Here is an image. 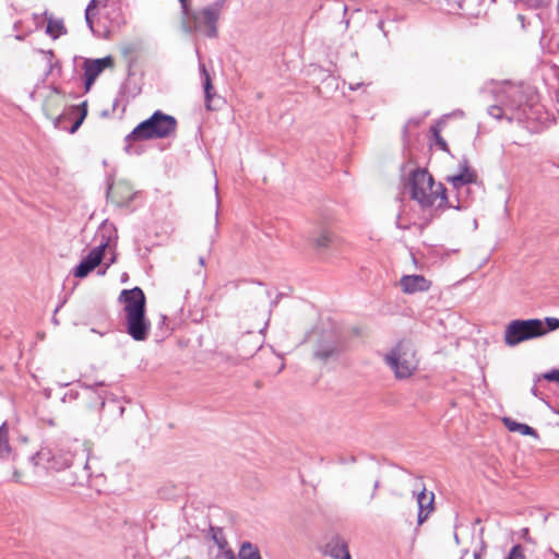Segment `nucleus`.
<instances>
[{"label":"nucleus","instance_id":"nucleus-1","mask_svg":"<svg viewBox=\"0 0 559 559\" xmlns=\"http://www.w3.org/2000/svg\"><path fill=\"white\" fill-rule=\"evenodd\" d=\"M408 185L411 198L417 201L423 209L436 204L438 207L447 206V189L441 182L436 183L433 177L426 169L414 170L411 174Z\"/></svg>","mask_w":559,"mask_h":559},{"label":"nucleus","instance_id":"nucleus-2","mask_svg":"<svg viewBox=\"0 0 559 559\" xmlns=\"http://www.w3.org/2000/svg\"><path fill=\"white\" fill-rule=\"evenodd\" d=\"M176 129L177 120L174 116L156 110L126 136V148L129 151L131 142L168 138L176 132Z\"/></svg>","mask_w":559,"mask_h":559},{"label":"nucleus","instance_id":"nucleus-3","mask_svg":"<svg viewBox=\"0 0 559 559\" xmlns=\"http://www.w3.org/2000/svg\"><path fill=\"white\" fill-rule=\"evenodd\" d=\"M225 4L226 0H216L200 10L190 11L189 15L183 17L190 21V25L183 24V28L189 33H202L210 38L217 37V22Z\"/></svg>","mask_w":559,"mask_h":559},{"label":"nucleus","instance_id":"nucleus-4","mask_svg":"<svg viewBox=\"0 0 559 559\" xmlns=\"http://www.w3.org/2000/svg\"><path fill=\"white\" fill-rule=\"evenodd\" d=\"M384 362L396 379L409 378L418 367L416 350L408 341H400L385 356Z\"/></svg>","mask_w":559,"mask_h":559},{"label":"nucleus","instance_id":"nucleus-5","mask_svg":"<svg viewBox=\"0 0 559 559\" xmlns=\"http://www.w3.org/2000/svg\"><path fill=\"white\" fill-rule=\"evenodd\" d=\"M545 336L542 319H515L504 328L503 340L509 347Z\"/></svg>","mask_w":559,"mask_h":559},{"label":"nucleus","instance_id":"nucleus-6","mask_svg":"<svg viewBox=\"0 0 559 559\" xmlns=\"http://www.w3.org/2000/svg\"><path fill=\"white\" fill-rule=\"evenodd\" d=\"M74 454L62 447L41 448L31 456V462L35 466H41L47 471H62L71 466Z\"/></svg>","mask_w":559,"mask_h":559},{"label":"nucleus","instance_id":"nucleus-7","mask_svg":"<svg viewBox=\"0 0 559 559\" xmlns=\"http://www.w3.org/2000/svg\"><path fill=\"white\" fill-rule=\"evenodd\" d=\"M345 348L346 343L344 337L336 330H326L320 334L313 349V357L326 362L332 359H337Z\"/></svg>","mask_w":559,"mask_h":559},{"label":"nucleus","instance_id":"nucleus-8","mask_svg":"<svg viewBox=\"0 0 559 559\" xmlns=\"http://www.w3.org/2000/svg\"><path fill=\"white\" fill-rule=\"evenodd\" d=\"M524 102V96L520 88L518 87H509L504 91V98L501 102V106L495 105L489 107L488 114L496 119H501L502 117L512 119H521V107Z\"/></svg>","mask_w":559,"mask_h":559},{"label":"nucleus","instance_id":"nucleus-9","mask_svg":"<svg viewBox=\"0 0 559 559\" xmlns=\"http://www.w3.org/2000/svg\"><path fill=\"white\" fill-rule=\"evenodd\" d=\"M66 102L64 93L56 86H52L45 97L43 110L46 117L53 121L55 128L64 129L62 121L68 114L61 112V110L64 108Z\"/></svg>","mask_w":559,"mask_h":559},{"label":"nucleus","instance_id":"nucleus-10","mask_svg":"<svg viewBox=\"0 0 559 559\" xmlns=\"http://www.w3.org/2000/svg\"><path fill=\"white\" fill-rule=\"evenodd\" d=\"M126 316V331L136 342H143L148 337L151 322L145 311Z\"/></svg>","mask_w":559,"mask_h":559},{"label":"nucleus","instance_id":"nucleus-11","mask_svg":"<svg viewBox=\"0 0 559 559\" xmlns=\"http://www.w3.org/2000/svg\"><path fill=\"white\" fill-rule=\"evenodd\" d=\"M108 241H102L98 246L90 251L74 269L73 275L79 278L87 276L96 266H98L104 258L105 249Z\"/></svg>","mask_w":559,"mask_h":559},{"label":"nucleus","instance_id":"nucleus-12","mask_svg":"<svg viewBox=\"0 0 559 559\" xmlns=\"http://www.w3.org/2000/svg\"><path fill=\"white\" fill-rule=\"evenodd\" d=\"M114 66V59L110 56L99 59H85L83 63L84 85L88 91L98 75L106 69Z\"/></svg>","mask_w":559,"mask_h":559},{"label":"nucleus","instance_id":"nucleus-13","mask_svg":"<svg viewBox=\"0 0 559 559\" xmlns=\"http://www.w3.org/2000/svg\"><path fill=\"white\" fill-rule=\"evenodd\" d=\"M119 301L123 302L124 314L145 311L146 299L140 287L123 289L120 293Z\"/></svg>","mask_w":559,"mask_h":559},{"label":"nucleus","instance_id":"nucleus-14","mask_svg":"<svg viewBox=\"0 0 559 559\" xmlns=\"http://www.w3.org/2000/svg\"><path fill=\"white\" fill-rule=\"evenodd\" d=\"M135 191L127 180H118L108 188L107 197L117 206H127L134 199Z\"/></svg>","mask_w":559,"mask_h":559},{"label":"nucleus","instance_id":"nucleus-15","mask_svg":"<svg viewBox=\"0 0 559 559\" xmlns=\"http://www.w3.org/2000/svg\"><path fill=\"white\" fill-rule=\"evenodd\" d=\"M200 72L203 78L205 107L207 110H216L223 104L222 98L216 94L211 76L203 63H200Z\"/></svg>","mask_w":559,"mask_h":559},{"label":"nucleus","instance_id":"nucleus-16","mask_svg":"<svg viewBox=\"0 0 559 559\" xmlns=\"http://www.w3.org/2000/svg\"><path fill=\"white\" fill-rule=\"evenodd\" d=\"M460 169L461 171L459 174L448 176L447 178L448 182H450L455 189L476 181L477 175L475 170L468 166V162L466 159L460 164Z\"/></svg>","mask_w":559,"mask_h":559},{"label":"nucleus","instance_id":"nucleus-17","mask_svg":"<svg viewBox=\"0 0 559 559\" xmlns=\"http://www.w3.org/2000/svg\"><path fill=\"white\" fill-rule=\"evenodd\" d=\"M400 284L403 292L406 294L426 292L430 288V282L423 275H404Z\"/></svg>","mask_w":559,"mask_h":559},{"label":"nucleus","instance_id":"nucleus-18","mask_svg":"<svg viewBox=\"0 0 559 559\" xmlns=\"http://www.w3.org/2000/svg\"><path fill=\"white\" fill-rule=\"evenodd\" d=\"M433 492H428L426 488H423L421 491L417 495V503L419 509L417 522L419 525H421L427 520L429 513L433 510Z\"/></svg>","mask_w":559,"mask_h":559},{"label":"nucleus","instance_id":"nucleus-19","mask_svg":"<svg viewBox=\"0 0 559 559\" xmlns=\"http://www.w3.org/2000/svg\"><path fill=\"white\" fill-rule=\"evenodd\" d=\"M325 552L334 559H350L346 543L341 538H334L326 545Z\"/></svg>","mask_w":559,"mask_h":559},{"label":"nucleus","instance_id":"nucleus-20","mask_svg":"<svg viewBox=\"0 0 559 559\" xmlns=\"http://www.w3.org/2000/svg\"><path fill=\"white\" fill-rule=\"evenodd\" d=\"M503 424L510 431L519 432L522 436H532L534 438H538L537 431L526 424L518 423L509 417L503 418Z\"/></svg>","mask_w":559,"mask_h":559},{"label":"nucleus","instance_id":"nucleus-21","mask_svg":"<svg viewBox=\"0 0 559 559\" xmlns=\"http://www.w3.org/2000/svg\"><path fill=\"white\" fill-rule=\"evenodd\" d=\"M311 241L318 249H328L334 242V235L328 229H320L311 237Z\"/></svg>","mask_w":559,"mask_h":559},{"label":"nucleus","instance_id":"nucleus-22","mask_svg":"<svg viewBox=\"0 0 559 559\" xmlns=\"http://www.w3.org/2000/svg\"><path fill=\"white\" fill-rule=\"evenodd\" d=\"M209 534L211 536V539L217 546L218 551L233 550L228 545V540L225 537L223 528L217 526H210Z\"/></svg>","mask_w":559,"mask_h":559},{"label":"nucleus","instance_id":"nucleus-23","mask_svg":"<svg viewBox=\"0 0 559 559\" xmlns=\"http://www.w3.org/2000/svg\"><path fill=\"white\" fill-rule=\"evenodd\" d=\"M82 386L85 388V390L87 391L88 397L91 400L95 401L94 406L98 411H100L105 406V396L103 395V392H99L97 390V388H102L103 383H95V384L83 383Z\"/></svg>","mask_w":559,"mask_h":559},{"label":"nucleus","instance_id":"nucleus-24","mask_svg":"<svg viewBox=\"0 0 559 559\" xmlns=\"http://www.w3.org/2000/svg\"><path fill=\"white\" fill-rule=\"evenodd\" d=\"M238 557L239 559H262L258 546L251 542H243L240 545Z\"/></svg>","mask_w":559,"mask_h":559},{"label":"nucleus","instance_id":"nucleus-25","mask_svg":"<svg viewBox=\"0 0 559 559\" xmlns=\"http://www.w3.org/2000/svg\"><path fill=\"white\" fill-rule=\"evenodd\" d=\"M11 447L9 443V427L7 423L0 426V460L9 456Z\"/></svg>","mask_w":559,"mask_h":559},{"label":"nucleus","instance_id":"nucleus-26","mask_svg":"<svg viewBox=\"0 0 559 559\" xmlns=\"http://www.w3.org/2000/svg\"><path fill=\"white\" fill-rule=\"evenodd\" d=\"M46 33L52 38H58L60 35L66 34L67 29L62 20H57L50 16L47 21Z\"/></svg>","mask_w":559,"mask_h":559},{"label":"nucleus","instance_id":"nucleus-27","mask_svg":"<svg viewBox=\"0 0 559 559\" xmlns=\"http://www.w3.org/2000/svg\"><path fill=\"white\" fill-rule=\"evenodd\" d=\"M79 111H80V117L74 121V123L69 129L70 133H74L80 128V126L82 124L83 120L85 119L86 114H87L86 102H83L80 107L72 106L70 108L69 115L73 114V112H79Z\"/></svg>","mask_w":559,"mask_h":559},{"label":"nucleus","instance_id":"nucleus-28","mask_svg":"<svg viewBox=\"0 0 559 559\" xmlns=\"http://www.w3.org/2000/svg\"><path fill=\"white\" fill-rule=\"evenodd\" d=\"M433 136V144L441 151L445 153H450L449 145L447 141L441 136L440 130L437 126L431 127L430 129Z\"/></svg>","mask_w":559,"mask_h":559},{"label":"nucleus","instance_id":"nucleus-29","mask_svg":"<svg viewBox=\"0 0 559 559\" xmlns=\"http://www.w3.org/2000/svg\"><path fill=\"white\" fill-rule=\"evenodd\" d=\"M97 0H91L85 10V21L88 28L94 33L93 16Z\"/></svg>","mask_w":559,"mask_h":559},{"label":"nucleus","instance_id":"nucleus-30","mask_svg":"<svg viewBox=\"0 0 559 559\" xmlns=\"http://www.w3.org/2000/svg\"><path fill=\"white\" fill-rule=\"evenodd\" d=\"M557 329H559V319L547 317L543 320V330L545 331V335Z\"/></svg>","mask_w":559,"mask_h":559},{"label":"nucleus","instance_id":"nucleus-31","mask_svg":"<svg viewBox=\"0 0 559 559\" xmlns=\"http://www.w3.org/2000/svg\"><path fill=\"white\" fill-rule=\"evenodd\" d=\"M506 559H526L523 547L521 545H514Z\"/></svg>","mask_w":559,"mask_h":559},{"label":"nucleus","instance_id":"nucleus-32","mask_svg":"<svg viewBox=\"0 0 559 559\" xmlns=\"http://www.w3.org/2000/svg\"><path fill=\"white\" fill-rule=\"evenodd\" d=\"M543 378L548 381H555L559 383V369H552L543 374Z\"/></svg>","mask_w":559,"mask_h":559},{"label":"nucleus","instance_id":"nucleus-33","mask_svg":"<svg viewBox=\"0 0 559 559\" xmlns=\"http://www.w3.org/2000/svg\"><path fill=\"white\" fill-rule=\"evenodd\" d=\"M212 559H236V556L233 550L217 551Z\"/></svg>","mask_w":559,"mask_h":559},{"label":"nucleus","instance_id":"nucleus-34","mask_svg":"<svg viewBox=\"0 0 559 559\" xmlns=\"http://www.w3.org/2000/svg\"><path fill=\"white\" fill-rule=\"evenodd\" d=\"M40 52L47 57L49 71H51L53 69V67L58 63V62H56V63L52 62V58H53L52 50H41Z\"/></svg>","mask_w":559,"mask_h":559},{"label":"nucleus","instance_id":"nucleus-35","mask_svg":"<svg viewBox=\"0 0 559 559\" xmlns=\"http://www.w3.org/2000/svg\"><path fill=\"white\" fill-rule=\"evenodd\" d=\"M180 4H181V13H182V16H188L189 15V12L191 11L189 9V0H179Z\"/></svg>","mask_w":559,"mask_h":559},{"label":"nucleus","instance_id":"nucleus-36","mask_svg":"<svg viewBox=\"0 0 559 559\" xmlns=\"http://www.w3.org/2000/svg\"><path fill=\"white\" fill-rule=\"evenodd\" d=\"M271 358L280 364L277 369L273 372L274 374H278L285 368V364L282 358L277 356L271 355Z\"/></svg>","mask_w":559,"mask_h":559},{"label":"nucleus","instance_id":"nucleus-37","mask_svg":"<svg viewBox=\"0 0 559 559\" xmlns=\"http://www.w3.org/2000/svg\"><path fill=\"white\" fill-rule=\"evenodd\" d=\"M364 85H365V83H362V82H355V83H354V82H350V83L348 84V87H349V90H352V91H356V90L360 88V87H361V86H364Z\"/></svg>","mask_w":559,"mask_h":559},{"label":"nucleus","instance_id":"nucleus-38","mask_svg":"<svg viewBox=\"0 0 559 559\" xmlns=\"http://www.w3.org/2000/svg\"><path fill=\"white\" fill-rule=\"evenodd\" d=\"M250 356H251V354L239 355V357H238L237 359H235V360L233 361V364L238 365V364H240L242 360H245V359L249 358Z\"/></svg>","mask_w":559,"mask_h":559},{"label":"nucleus","instance_id":"nucleus-39","mask_svg":"<svg viewBox=\"0 0 559 559\" xmlns=\"http://www.w3.org/2000/svg\"><path fill=\"white\" fill-rule=\"evenodd\" d=\"M379 486H380V481L377 479V480L374 481V484H373V490H372V493H371V496H370L369 501H371V500L376 497V491H377V489L379 488Z\"/></svg>","mask_w":559,"mask_h":559},{"label":"nucleus","instance_id":"nucleus-40","mask_svg":"<svg viewBox=\"0 0 559 559\" xmlns=\"http://www.w3.org/2000/svg\"><path fill=\"white\" fill-rule=\"evenodd\" d=\"M484 551H485V546L483 545V547L479 551L474 552V559H481Z\"/></svg>","mask_w":559,"mask_h":559},{"label":"nucleus","instance_id":"nucleus-41","mask_svg":"<svg viewBox=\"0 0 559 559\" xmlns=\"http://www.w3.org/2000/svg\"><path fill=\"white\" fill-rule=\"evenodd\" d=\"M531 391H532L533 395L538 396V389L536 385H534Z\"/></svg>","mask_w":559,"mask_h":559},{"label":"nucleus","instance_id":"nucleus-42","mask_svg":"<svg viewBox=\"0 0 559 559\" xmlns=\"http://www.w3.org/2000/svg\"><path fill=\"white\" fill-rule=\"evenodd\" d=\"M449 3L459 4L461 3V0H447Z\"/></svg>","mask_w":559,"mask_h":559},{"label":"nucleus","instance_id":"nucleus-43","mask_svg":"<svg viewBox=\"0 0 559 559\" xmlns=\"http://www.w3.org/2000/svg\"><path fill=\"white\" fill-rule=\"evenodd\" d=\"M548 552H550L551 555H554L555 557L559 558V554L555 552L552 550V548H548Z\"/></svg>","mask_w":559,"mask_h":559},{"label":"nucleus","instance_id":"nucleus-44","mask_svg":"<svg viewBox=\"0 0 559 559\" xmlns=\"http://www.w3.org/2000/svg\"><path fill=\"white\" fill-rule=\"evenodd\" d=\"M383 24L384 22L382 20L379 21L378 27L383 31Z\"/></svg>","mask_w":559,"mask_h":559},{"label":"nucleus","instance_id":"nucleus-45","mask_svg":"<svg viewBox=\"0 0 559 559\" xmlns=\"http://www.w3.org/2000/svg\"><path fill=\"white\" fill-rule=\"evenodd\" d=\"M403 134H404V136H406V134H407V127L404 128Z\"/></svg>","mask_w":559,"mask_h":559},{"label":"nucleus","instance_id":"nucleus-46","mask_svg":"<svg viewBox=\"0 0 559 559\" xmlns=\"http://www.w3.org/2000/svg\"><path fill=\"white\" fill-rule=\"evenodd\" d=\"M199 261H200V264H202V265L204 264V259L202 257L200 258Z\"/></svg>","mask_w":559,"mask_h":559},{"label":"nucleus","instance_id":"nucleus-47","mask_svg":"<svg viewBox=\"0 0 559 559\" xmlns=\"http://www.w3.org/2000/svg\"><path fill=\"white\" fill-rule=\"evenodd\" d=\"M527 534H528V530H527V528H525V530H524V536H527Z\"/></svg>","mask_w":559,"mask_h":559},{"label":"nucleus","instance_id":"nucleus-48","mask_svg":"<svg viewBox=\"0 0 559 559\" xmlns=\"http://www.w3.org/2000/svg\"><path fill=\"white\" fill-rule=\"evenodd\" d=\"M343 11H344V13L347 12V7L346 5H344Z\"/></svg>","mask_w":559,"mask_h":559},{"label":"nucleus","instance_id":"nucleus-49","mask_svg":"<svg viewBox=\"0 0 559 559\" xmlns=\"http://www.w3.org/2000/svg\"><path fill=\"white\" fill-rule=\"evenodd\" d=\"M454 538H455L456 543H459V537L456 534H454Z\"/></svg>","mask_w":559,"mask_h":559},{"label":"nucleus","instance_id":"nucleus-50","mask_svg":"<svg viewBox=\"0 0 559 559\" xmlns=\"http://www.w3.org/2000/svg\"><path fill=\"white\" fill-rule=\"evenodd\" d=\"M345 24H346V27H348V25H349V21H348V20H346V21H345Z\"/></svg>","mask_w":559,"mask_h":559}]
</instances>
